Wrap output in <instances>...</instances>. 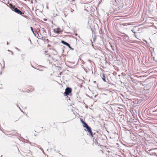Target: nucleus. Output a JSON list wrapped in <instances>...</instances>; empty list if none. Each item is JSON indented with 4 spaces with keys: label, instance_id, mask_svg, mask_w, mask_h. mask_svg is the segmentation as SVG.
<instances>
[{
    "label": "nucleus",
    "instance_id": "nucleus-2",
    "mask_svg": "<svg viewBox=\"0 0 157 157\" xmlns=\"http://www.w3.org/2000/svg\"><path fill=\"white\" fill-rule=\"evenodd\" d=\"M44 32H46L44 28H42L41 29H39L38 32L37 33L38 36H37V38L39 39H41L42 40L44 39V37L43 34H41L42 32L43 33Z\"/></svg>",
    "mask_w": 157,
    "mask_h": 157
},
{
    "label": "nucleus",
    "instance_id": "nucleus-12",
    "mask_svg": "<svg viewBox=\"0 0 157 157\" xmlns=\"http://www.w3.org/2000/svg\"><path fill=\"white\" fill-rule=\"evenodd\" d=\"M21 59H22V60H23L24 59V55H21Z\"/></svg>",
    "mask_w": 157,
    "mask_h": 157
},
{
    "label": "nucleus",
    "instance_id": "nucleus-14",
    "mask_svg": "<svg viewBox=\"0 0 157 157\" xmlns=\"http://www.w3.org/2000/svg\"><path fill=\"white\" fill-rule=\"evenodd\" d=\"M8 44H9V43H8V42H7V45H8Z\"/></svg>",
    "mask_w": 157,
    "mask_h": 157
},
{
    "label": "nucleus",
    "instance_id": "nucleus-1",
    "mask_svg": "<svg viewBox=\"0 0 157 157\" xmlns=\"http://www.w3.org/2000/svg\"><path fill=\"white\" fill-rule=\"evenodd\" d=\"M10 5L11 6L10 8L13 11H14V12H15L16 13L20 15H22V14H24V13H22L21 11L19 10L17 8L15 7V6H13L11 4H10Z\"/></svg>",
    "mask_w": 157,
    "mask_h": 157
},
{
    "label": "nucleus",
    "instance_id": "nucleus-3",
    "mask_svg": "<svg viewBox=\"0 0 157 157\" xmlns=\"http://www.w3.org/2000/svg\"><path fill=\"white\" fill-rule=\"evenodd\" d=\"M82 123L83 124L84 127H85L87 129V131L89 132V133L92 136V134L91 132V128L90 127H89L87 124L84 121L82 122Z\"/></svg>",
    "mask_w": 157,
    "mask_h": 157
},
{
    "label": "nucleus",
    "instance_id": "nucleus-4",
    "mask_svg": "<svg viewBox=\"0 0 157 157\" xmlns=\"http://www.w3.org/2000/svg\"><path fill=\"white\" fill-rule=\"evenodd\" d=\"M54 32L55 33L58 34H61L63 32V30L59 28H57L54 29Z\"/></svg>",
    "mask_w": 157,
    "mask_h": 157
},
{
    "label": "nucleus",
    "instance_id": "nucleus-10",
    "mask_svg": "<svg viewBox=\"0 0 157 157\" xmlns=\"http://www.w3.org/2000/svg\"><path fill=\"white\" fill-rule=\"evenodd\" d=\"M30 29H31V30H32L33 33V34L35 35L36 36V34H35L34 32V31H33V27H30Z\"/></svg>",
    "mask_w": 157,
    "mask_h": 157
},
{
    "label": "nucleus",
    "instance_id": "nucleus-7",
    "mask_svg": "<svg viewBox=\"0 0 157 157\" xmlns=\"http://www.w3.org/2000/svg\"><path fill=\"white\" fill-rule=\"evenodd\" d=\"M44 54H45L46 57L48 58H51V55L49 51H44Z\"/></svg>",
    "mask_w": 157,
    "mask_h": 157
},
{
    "label": "nucleus",
    "instance_id": "nucleus-11",
    "mask_svg": "<svg viewBox=\"0 0 157 157\" xmlns=\"http://www.w3.org/2000/svg\"><path fill=\"white\" fill-rule=\"evenodd\" d=\"M103 77L102 78V79L105 82V77L104 76V75H103Z\"/></svg>",
    "mask_w": 157,
    "mask_h": 157
},
{
    "label": "nucleus",
    "instance_id": "nucleus-9",
    "mask_svg": "<svg viewBox=\"0 0 157 157\" xmlns=\"http://www.w3.org/2000/svg\"><path fill=\"white\" fill-rule=\"evenodd\" d=\"M130 25V24L129 23H124L122 24V25L123 26H127Z\"/></svg>",
    "mask_w": 157,
    "mask_h": 157
},
{
    "label": "nucleus",
    "instance_id": "nucleus-5",
    "mask_svg": "<svg viewBox=\"0 0 157 157\" xmlns=\"http://www.w3.org/2000/svg\"><path fill=\"white\" fill-rule=\"evenodd\" d=\"M51 57L54 55L56 54L57 51L55 49H50L49 50Z\"/></svg>",
    "mask_w": 157,
    "mask_h": 157
},
{
    "label": "nucleus",
    "instance_id": "nucleus-6",
    "mask_svg": "<svg viewBox=\"0 0 157 157\" xmlns=\"http://www.w3.org/2000/svg\"><path fill=\"white\" fill-rule=\"evenodd\" d=\"M71 89L69 87H67L65 89V91L64 94L67 95H68L69 93H71Z\"/></svg>",
    "mask_w": 157,
    "mask_h": 157
},
{
    "label": "nucleus",
    "instance_id": "nucleus-8",
    "mask_svg": "<svg viewBox=\"0 0 157 157\" xmlns=\"http://www.w3.org/2000/svg\"><path fill=\"white\" fill-rule=\"evenodd\" d=\"M61 43L62 44H64V45H66L67 46H68L69 47V48H71V46H70V45L67 43L63 40H62Z\"/></svg>",
    "mask_w": 157,
    "mask_h": 157
},
{
    "label": "nucleus",
    "instance_id": "nucleus-13",
    "mask_svg": "<svg viewBox=\"0 0 157 157\" xmlns=\"http://www.w3.org/2000/svg\"><path fill=\"white\" fill-rule=\"evenodd\" d=\"M70 48L72 50H74V49L72 48L71 47V48Z\"/></svg>",
    "mask_w": 157,
    "mask_h": 157
}]
</instances>
